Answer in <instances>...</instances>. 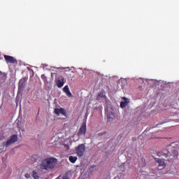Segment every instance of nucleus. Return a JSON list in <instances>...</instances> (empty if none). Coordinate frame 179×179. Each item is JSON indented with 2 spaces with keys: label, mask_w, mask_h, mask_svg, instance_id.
<instances>
[{
  "label": "nucleus",
  "mask_w": 179,
  "mask_h": 179,
  "mask_svg": "<svg viewBox=\"0 0 179 179\" xmlns=\"http://www.w3.org/2000/svg\"><path fill=\"white\" fill-rule=\"evenodd\" d=\"M57 162L55 158H46L42 160L40 167L41 170H52L57 166Z\"/></svg>",
  "instance_id": "f257e3e1"
},
{
  "label": "nucleus",
  "mask_w": 179,
  "mask_h": 179,
  "mask_svg": "<svg viewBox=\"0 0 179 179\" xmlns=\"http://www.w3.org/2000/svg\"><path fill=\"white\" fill-rule=\"evenodd\" d=\"M164 157H169V160H177L178 159V151L174 147H169L167 150L162 152Z\"/></svg>",
  "instance_id": "f03ea898"
},
{
  "label": "nucleus",
  "mask_w": 179,
  "mask_h": 179,
  "mask_svg": "<svg viewBox=\"0 0 179 179\" xmlns=\"http://www.w3.org/2000/svg\"><path fill=\"white\" fill-rule=\"evenodd\" d=\"M105 114L108 120L114 118V110L110 105H106V106L105 107Z\"/></svg>",
  "instance_id": "7ed1b4c3"
},
{
  "label": "nucleus",
  "mask_w": 179,
  "mask_h": 179,
  "mask_svg": "<svg viewBox=\"0 0 179 179\" xmlns=\"http://www.w3.org/2000/svg\"><path fill=\"white\" fill-rule=\"evenodd\" d=\"M76 155L78 157H83L85 155V152H86V147L85 144L78 145V148L76 149Z\"/></svg>",
  "instance_id": "20e7f679"
},
{
  "label": "nucleus",
  "mask_w": 179,
  "mask_h": 179,
  "mask_svg": "<svg viewBox=\"0 0 179 179\" xmlns=\"http://www.w3.org/2000/svg\"><path fill=\"white\" fill-rule=\"evenodd\" d=\"M16 142H17V135H12L8 139H7L5 146L6 148H9L10 145H13V143Z\"/></svg>",
  "instance_id": "39448f33"
},
{
  "label": "nucleus",
  "mask_w": 179,
  "mask_h": 179,
  "mask_svg": "<svg viewBox=\"0 0 179 179\" xmlns=\"http://www.w3.org/2000/svg\"><path fill=\"white\" fill-rule=\"evenodd\" d=\"M4 59L6 62V64H17V60L10 55H4Z\"/></svg>",
  "instance_id": "423d86ee"
},
{
  "label": "nucleus",
  "mask_w": 179,
  "mask_h": 179,
  "mask_svg": "<svg viewBox=\"0 0 179 179\" xmlns=\"http://www.w3.org/2000/svg\"><path fill=\"white\" fill-rule=\"evenodd\" d=\"M78 136H82L86 135V122H83L82 126L78 130Z\"/></svg>",
  "instance_id": "0eeeda50"
},
{
  "label": "nucleus",
  "mask_w": 179,
  "mask_h": 179,
  "mask_svg": "<svg viewBox=\"0 0 179 179\" xmlns=\"http://www.w3.org/2000/svg\"><path fill=\"white\" fill-rule=\"evenodd\" d=\"M54 113L56 114V115H57V117L59 116L60 114L64 117H67L66 110H65L64 108H55Z\"/></svg>",
  "instance_id": "6e6552de"
},
{
  "label": "nucleus",
  "mask_w": 179,
  "mask_h": 179,
  "mask_svg": "<svg viewBox=\"0 0 179 179\" xmlns=\"http://www.w3.org/2000/svg\"><path fill=\"white\" fill-rule=\"evenodd\" d=\"M101 99H107V96H106V91L101 90L96 96V100L100 101Z\"/></svg>",
  "instance_id": "1a4fd4ad"
},
{
  "label": "nucleus",
  "mask_w": 179,
  "mask_h": 179,
  "mask_svg": "<svg viewBox=\"0 0 179 179\" xmlns=\"http://www.w3.org/2000/svg\"><path fill=\"white\" fill-rule=\"evenodd\" d=\"M155 160L157 163H158L159 167H166V163L164 162V159L155 158Z\"/></svg>",
  "instance_id": "9d476101"
},
{
  "label": "nucleus",
  "mask_w": 179,
  "mask_h": 179,
  "mask_svg": "<svg viewBox=\"0 0 179 179\" xmlns=\"http://www.w3.org/2000/svg\"><path fill=\"white\" fill-rule=\"evenodd\" d=\"M56 83L57 87H62V86L65 85V78H64V77H61V78L58 80Z\"/></svg>",
  "instance_id": "9b49d317"
},
{
  "label": "nucleus",
  "mask_w": 179,
  "mask_h": 179,
  "mask_svg": "<svg viewBox=\"0 0 179 179\" xmlns=\"http://www.w3.org/2000/svg\"><path fill=\"white\" fill-rule=\"evenodd\" d=\"M63 92H64V93L66 96H68V97H72V93L71 92V91H69V87L68 85H66L63 88Z\"/></svg>",
  "instance_id": "f8f14e48"
},
{
  "label": "nucleus",
  "mask_w": 179,
  "mask_h": 179,
  "mask_svg": "<svg viewBox=\"0 0 179 179\" xmlns=\"http://www.w3.org/2000/svg\"><path fill=\"white\" fill-rule=\"evenodd\" d=\"M123 100H125L124 101H122L120 103V108H125V107L127 106L128 104H129V101H128V99L124 97Z\"/></svg>",
  "instance_id": "ddd939ff"
},
{
  "label": "nucleus",
  "mask_w": 179,
  "mask_h": 179,
  "mask_svg": "<svg viewBox=\"0 0 179 179\" xmlns=\"http://www.w3.org/2000/svg\"><path fill=\"white\" fill-rule=\"evenodd\" d=\"M69 162H71V163H76V161L78 160V157H73V156H70L69 157Z\"/></svg>",
  "instance_id": "4468645a"
},
{
  "label": "nucleus",
  "mask_w": 179,
  "mask_h": 179,
  "mask_svg": "<svg viewBox=\"0 0 179 179\" xmlns=\"http://www.w3.org/2000/svg\"><path fill=\"white\" fill-rule=\"evenodd\" d=\"M32 177L34 179H40V176H38V173L36 171H32Z\"/></svg>",
  "instance_id": "2eb2a0df"
},
{
  "label": "nucleus",
  "mask_w": 179,
  "mask_h": 179,
  "mask_svg": "<svg viewBox=\"0 0 179 179\" xmlns=\"http://www.w3.org/2000/svg\"><path fill=\"white\" fill-rule=\"evenodd\" d=\"M23 89H24V85L18 84V91L17 93H22L23 92Z\"/></svg>",
  "instance_id": "dca6fc26"
},
{
  "label": "nucleus",
  "mask_w": 179,
  "mask_h": 179,
  "mask_svg": "<svg viewBox=\"0 0 179 179\" xmlns=\"http://www.w3.org/2000/svg\"><path fill=\"white\" fill-rule=\"evenodd\" d=\"M26 80H27V79L26 78H23L20 79L19 81V85H24V83H26Z\"/></svg>",
  "instance_id": "f3484780"
},
{
  "label": "nucleus",
  "mask_w": 179,
  "mask_h": 179,
  "mask_svg": "<svg viewBox=\"0 0 179 179\" xmlns=\"http://www.w3.org/2000/svg\"><path fill=\"white\" fill-rule=\"evenodd\" d=\"M24 177L26 178H30V174L29 173H25Z\"/></svg>",
  "instance_id": "a211bd4d"
},
{
  "label": "nucleus",
  "mask_w": 179,
  "mask_h": 179,
  "mask_svg": "<svg viewBox=\"0 0 179 179\" xmlns=\"http://www.w3.org/2000/svg\"><path fill=\"white\" fill-rule=\"evenodd\" d=\"M94 167H96V166L92 165V166H91V169H94Z\"/></svg>",
  "instance_id": "6ab92c4d"
},
{
  "label": "nucleus",
  "mask_w": 179,
  "mask_h": 179,
  "mask_svg": "<svg viewBox=\"0 0 179 179\" xmlns=\"http://www.w3.org/2000/svg\"><path fill=\"white\" fill-rule=\"evenodd\" d=\"M63 179H69V178H68L66 177H63Z\"/></svg>",
  "instance_id": "aec40b11"
}]
</instances>
